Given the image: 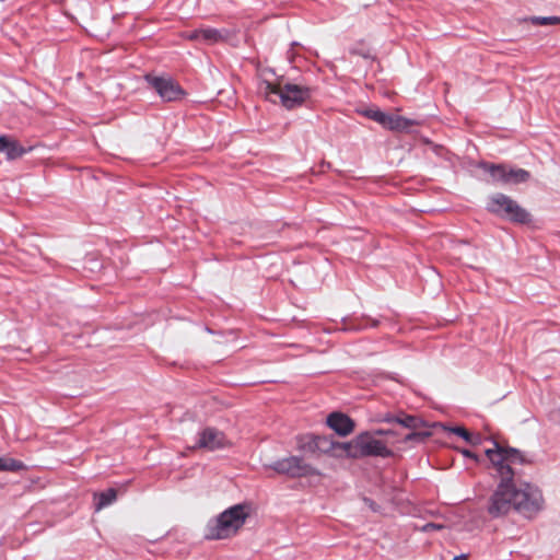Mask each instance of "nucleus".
Returning <instances> with one entry per match:
<instances>
[{"instance_id":"1","label":"nucleus","mask_w":560,"mask_h":560,"mask_svg":"<svg viewBox=\"0 0 560 560\" xmlns=\"http://www.w3.org/2000/svg\"><path fill=\"white\" fill-rule=\"evenodd\" d=\"M486 456L501 478L489 499L488 513L492 517H499L515 510L530 516L539 511L542 502L540 491L529 483L516 488L513 481L520 475L516 465L530 464V460L518 450L502 446L495 441L492 448L486 450Z\"/></svg>"},{"instance_id":"2","label":"nucleus","mask_w":560,"mask_h":560,"mask_svg":"<svg viewBox=\"0 0 560 560\" xmlns=\"http://www.w3.org/2000/svg\"><path fill=\"white\" fill-rule=\"evenodd\" d=\"M273 73L269 69L259 72L258 91L264 97L272 103H280L288 109L301 106L312 95V89L299 84L280 82L272 79Z\"/></svg>"},{"instance_id":"3","label":"nucleus","mask_w":560,"mask_h":560,"mask_svg":"<svg viewBox=\"0 0 560 560\" xmlns=\"http://www.w3.org/2000/svg\"><path fill=\"white\" fill-rule=\"evenodd\" d=\"M382 435L394 438L396 433L390 430L365 431L350 442L345 443L343 450L352 458L368 456L389 457L393 455V452L388 445H394L396 441L389 439L382 440L380 439Z\"/></svg>"},{"instance_id":"4","label":"nucleus","mask_w":560,"mask_h":560,"mask_svg":"<svg viewBox=\"0 0 560 560\" xmlns=\"http://www.w3.org/2000/svg\"><path fill=\"white\" fill-rule=\"evenodd\" d=\"M250 514V505L246 503L235 504L223 511L207 526L208 539H228L235 536L243 527Z\"/></svg>"},{"instance_id":"5","label":"nucleus","mask_w":560,"mask_h":560,"mask_svg":"<svg viewBox=\"0 0 560 560\" xmlns=\"http://www.w3.org/2000/svg\"><path fill=\"white\" fill-rule=\"evenodd\" d=\"M487 209L491 213L515 223L525 224L530 222L529 212L514 199L501 192H497L489 198Z\"/></svg>"},{"instance_id":"6","label":"nucleus","mask_w":560,"mask_h":560,"mask_svg":"<svg viewBox=\"0 0 560 560\" xmlns=\"http://www.w3.org/2000/svg\"><path fill=\"white\" fill-rule=\"evenodd\" d=\"M270 468L278 474L288 475L292 478L317 476L319 471L299 456H289L276 460Z\"/></svg>"},{"instance_id":"7","label":"nucleus","mask_w":560,"mask_h":560,"mask_svg":"<svg viewBox=\"0 0 560 560\" xmlns=\"http://www.w3.org/2000/svg\"><path fill=\"white\" fill-rule=\"evenodd\" d=\"M145 80L163 101L173 102L185 95L184 90L172 78L147 75Z\"/></svg>"},{"instance_id":"8","label":"nucleus","mask_w":560,"mask_h":560,"mask_svg":"<svg viewBox=\"0 0 560 560\" xmlns=\"http://www.w3.org/2000/svg\"><path fill=\"white\" fill-rule=\"evenodd\" d=\"M365 116L370 119L378 122L384 128L393 130V131H402L409 128L412 125V121L399 116L384 113L380 109H368L365 112Z\"/></svg>"},{"instance_id":"9","label":"nucleus","mask_w":560,"mask_h":560,"mask_svg":"<svg viewBox=\"0 0 560 560\" xmlns=\"http://www.w3.org/2000/svg\"><path fill=\"white\" fill-rule=\"evenodd\" d=\"M230 445L229 440L223 432L214 428H206L199 434L196 447L208 451L224 448Z\"/></svg>"},{"instance_id":"10","label":"nucleus","mask_w":560,"mask_h":560,"mask_svg":"<svg viewBox=\"0 0 560 560\" xmlns=\"http://www.w3.org/2000/svg\"><path fill=\"white\" fill-rule=\"evenodd\" d=\"M327 425L341 436H347L354 430L353 420L342 412H332L327 417Z\"/></svg>"},{"instance_id":"11","label":"nucleus","mask_w":560,"mask_h":560,"mask_svg":"<svg viewBox=\"0 0 560 560\" xmlns=\"http://www.w3.org/2000/svg\"><path fill=\"white\" fill-rule=\"evenodd\" d=\"M479 167L489 174L492 184L504 186L506 164L482 162Z\"/></svg>"},{"instance_id":"12","label":"nucleus","mask_w":560,"mask_h":560,"mask_svg":"<svg viewBox=\"0 0 560 560\" xmlns=\"http://www.w3.org/2000/svg\"><path fill=\"white\" fill-rule=\"evenodd\" d=\"M385 422H396L407 429L410 430H420L424 427H427V423L424 420H422L420 417L417 416H410V415H402L398 417H390L387 416L383 419Z\"/></svg>"},{"instance_id":"13","label":"nucleus","mask_w":560,"mask_h":560,"mask_svg":"<svg viewBox=\"0 0 560 560\" xmlns=\"http://www.w3.org/2000/svg\"><path fill=\"white\" fill-rule=\"evenodd\" d=\"M230 37L226 30H217L212 27H200V42L213 45L217 43L225 42Z\"/></svg>"},{"instance_id":"14","label":"nucleus","mask_w":560,"mask_h":560,"mask_svg":"<svg viewBox=\"0 0 560 560\" xmlns=\"http://www.w3.org/2000/svg\"><path fill=\"white\" fill-rule=\"evenodd\" d=\"M532 175L524 168H516L506 165L504 186L518 185L530 179Z\"/></svg>"},{"instance_id":"15","label":"nucleus","mask_w":560,"mask_h":560,"mask_svg":"<svg viewBox=\"0 0 560 560\" xmlns=\"http://www.w3.org/2000/svg\"><path fill=\"white\" fill-rule=\"evenodd\" d=\"M324 442V439L313 434L300 435L298 438L296 444L298 450L308 453H315L319 450L320 443Z\"/></svg>"},{"instance_id":"16","label":"nucleus","mask_w":560,"mask_h":560,"mask_svg":"<svg viewBox=\"0 0 560 560\" xmlns=\"http://www.w3.org/2000/svg\"><path fill=\"white\" fill-rule=\"evenodd\" d=\"M26 152L27 150L24 149L16 140L11 138L8 139V145L5 149L7 159L15 160L24 155Z\"/></svg>"},{"instance_id":"17","label":"nucleus","mask_w":560,"mask_h":560,"mask_svg":"<svg viewBox=\"0 0 560 560\" xmlns=\"http://www.w3.org/2000/svg\"><path fill=\"white\" fill-rule=\"evenodd\" d=\"M25 468V465L18 459L11 457H0V470L1 471H20Z\"/></svg>"},{"instance_id":"18","label":"nucleus","mask_w":560,"mask_h":560,"mask_svg":"<svg viewBox=\"0 0 560 560\" xmlns=\"http://www.w3.org/2000/svg\"><path fill=\"white\" fill-rule=\"evenodd\" d=\"M98 502L96 503V510L100 511L105 506L112 504L117 499V491L114 488H109L106 491L97 494Z\"/></svg>"},{"instance_id":"19","label":"nucleus","mask_w":560,"mask_h":560,"mask_svg":"<svg viewBox=\"0 0 560 560\" xmlns=\"http://www.w3.org/2000/svg\"><path fill=\"white\" fill-rule=\"evenodd\" d=\"M430 436H431L430 431L412 430V432H410L402 439V442L404 443H408V442L420 443V442H424Z\"/></svg>"},{"instance_id":"20","label":"nucleus","mask_w":560,"mask_h":560,"mask_svg":"<svg viewBox=\"0 0 560 560\" xmlns=\"http://www.w3.org/2000/svg\"><path fill=\"white\" fill-rule=\"evenodd\" d=\"M446 430L463 438L466 442H468V440L471 439V433L464 427H452V428H446Z\"/></svg>"},{"instance_id":"21","label":"nucleus","mask_w":560,"mask_h":560,"mask_svg":"<svg viewBox=\"0 0 560 560\" xmlns=\"http://www.w3.org/2000/svg\"><path fill=\"white\" fill-rule=\"evenodd\" d=\"M534 23L539 25H552L560 24V18L558 16H549V18H535L533 20Z\"/></svg>"},{"instance_id":"22","label":"nucleus","mask_w":560,"mask_h":560,"mask_svg":"<svg viewBox=\"0 0 560 560\" xmlns=\"http://www.w3.org/2000/svg\"><path fill=\"white\" fill-rule=\"evenodd\" d=\"M182 36L188 40H196V42H200V28H197V30H194V31H188V32H184L182 34Z\"/></svg>"},{"instance_id":"23","label":"nucleus","mask_w":560,"mask_h":560,"mask_svg":"<svg viewBox=\"0 0 560 560\" xmlns=\"http://www.w3.org/2000/svg\"><path fill=\"white\" fill-rule=\"evenodd\" d=\"M468 443L471 445H478L481 443V436L479 434H477V435L471 434V439L468 440Z\"/></svg>"},{"instance_id":"24","label":"nucleus","mask_w":560,"mask_h":560,"mask_svg":"<svg viewBox=\"0 0 560 560\" xmlns=\"http://www.w3.org/2000/svg\"><path fill=\"white\" fill-rule=\"evenodd\" d=\"M462 454L465 456V457H469V458H472L474 460H478V456L472 453L471 451L469 450H462Z\"/></svg>"},{"instance_id":"25","label":"nucleus","mask_w":560,"mask_h":560,"mask_svg":"<svg viewBox=\"0 0 560 560\" xmlns=\"http://www.w3.org/2000/svg\"><path fill=\"white\" fill-rule=\"evenodd\" d=\"M8 137H0V152H4L5 153V149H7V145H8Z\"/></svg>"},{"instance_id":"26","label":"nucleus","mask_w":560,"mask_h":560,"mask_svg":"<svg viewBox=\"0 0 560 560\" xmlns=\"http://www.w3.org/2000/svg\"><path fill=\"white\" fill-rule=\"evenodd\" d=\"M443 526L442 525H436V524H433V523H430V524H427L424 526V529L428 530L429 528H432V529H441Z\"/></svg>"},{"instance_id":"27","label":"nucleus","mask_w":560,"mask_h":560,"mask_svg":"<svg viewBox=\"0 0 560 560\" xmlns=\"http://www.w3.org/2000/svg\"><path fill=\"white\" fill-rule=\"evenodd\" d=\"M453 560H468L466 556H456Z\"/></svg>"},{"instance_id":"28","label":"nucleus","mask_w":560,"mask_h":560,"mask_svg":"<svg viewBox=\"0 0 560 560\" xmlns=\"http://www.w3.org/2000/svg\"><path fill=\"white\" fill-rule=\"evenodd\" d=\"M371 325H372V326H376V325H377V322H376V320H371Z\"/></svg>"}]
</instances>
